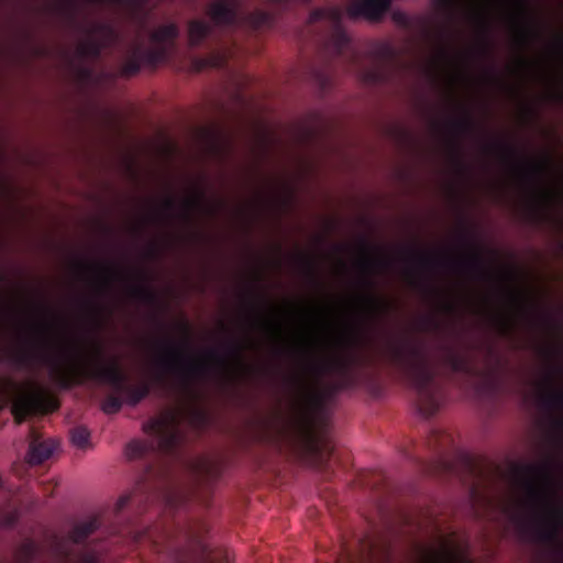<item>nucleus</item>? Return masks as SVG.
I'll return each instance as SVG.
<instances>
[{
    "mask_svg": "<svg viewBox=\"0 0 563 563\" xmlns=\"http://www.w3.org/2000/svg\"><path fill=\"white\" fill-rule=\"evenodd\" d=\"M562 463L548 455L541 463H525L514 466V474L523 488L527 504L533 511L531 518H521L523 529L532 530L543 543L559 542L563 530V503L558 492L563 486Z\"/></svg>",
    "mask_w": 563,
    "mask_h": 563,
    "instance_id": "nucleus-1",
    "label": "nucleus"
},
{
    "mask_svg": "<svg viewBox=\"0 0 563 563\" xmlns=\"http://www.w3.org/2000/svg\"><path fill=\"white\" fill-rule=\"evenodd\" d=\"M36 344L41 349L40 352L18 353L12 357L13 363L20 368H29L37 361L46 364L52 380L62 389H70L87 380H97L120 393L126 385V376L119 363L115 360L107 362L100 344H96L92 358H88L81 347L75 346L63 360L55 358L46 352V338L41 336Z\"/></svg>",
    "mask_w": 563,
    "mask_h": 563,
    "instance_id": "nucleus-2",
    "label": "nucleus"
},
{
    "mask_svg": "<svg viewBox=\"0 0 563 563\" xmlns=\"http://www.w3.org/2000/svg\"><path fill=\"white\" fill-rule=\"evenodd\" d=\"M389 356L399 366L417 395V406L424 417L433 416L442 402V386L437 368L421 341L406 339L389 345Z\"/></svg>",
    "mask_w": 563,
    "mask_h": 563,
    "instance_id": "nucleus-3",
    "label": "nucleus"
},
{
    "mask_svg": "<svg viewBox=\"0 0 563 563\" xmlns=\"http://www.w3.org/2000/svg\"><path fill=\"white\" fill-rule=\"evenodd\" d=\"M208 355L216 361L217 371L202 360L189 357L183 349L165 340L155 361L154 378L162 383L166 375H173L187 391H191L195 384L209 380L216 375L223 384L231 383L235 375L229 367L227 357L217 350H210Z\"/></svg>",
    "mask_w": 563,
    "mask_h": 563,
    "instance_id": "nucleus-4",
    "label": "nucleus"
},
{
    "mask_svg": "<svg viewBox=\"0 0 563 563\" xmlns=\"http://www.w3.org/2000/svg\"><path fill=\"white\" fill-rule=\"evenodd\" d=\"M151 434L148 441L133 440L125 448L130 460L143 459L151 453L175 455L183 442L179 422L175 413H167L161 418L152 419L145 427Z\"/></svg>",
    "mask_w": 563,
    "mask_h": 563,
    "instance_id": "nucleus-5",
    "label": "nucleus"
},
{
    "mask_svg": "<svg viewBox=\"0 0 563 563\" xmlns=\"http://www.w3.org/2000/svg\"><path fill=\"white\" fill-rule=\"evenodd\" d=\"M496 148L503 161L509 164L518 177L531 188L540 209L538 217H547L552 197L541 187V178L551 163L550 156L545 155L539 162H527L521 159L517 148L511 145L498 143Z\"/></svg>",
    "mask_w": 563,
    "mask_h": 563,
    "instance_id": "nucleus-6",
    "label": "nucleus"
},
{
    "mask_svg": "<svg viewBox=\"0 0 563 563\" xmlns=\"http://www.w3.org/2000/svg\"><path fill=\"white\" fill-rule=\"evenodd\" d=\"M3 383V388H0V409L10 405L16 424L23 423L32 415L47 411L46 398L33 383L22 386L11 378L4 379Z\"/></svg>",
    "mask_w": 563,
    "mask_h": 563,
    "instance_id": "nucleus-7",
    "label": "nucleus"
},
{
    "mask_svg": "<svg viewBox=\"0 0 563 563\" xmlns=\"http://www.w3.org/2000/svg\"><path fill=\"white\" fill-rule=\"evenodd\" d=\"M98 517L77 523L66 539H56L54 551L63 563H98V554L86 544L87 539L98 530Z\"/></svg>",
    "mask_w": 563,
    "mask_h": 563,
    "instance_id": "nucleus-8",
    "label": "nucleus"
},
{
    "mask_svg": "<svg viewBox=\"0 0 563 563\" xmlns=\"http://www.w3.org/2000/svg\"><path fill=\"white\" fill-rule=\"evenodd\" d=\"M407 260L415 262L421 267L430 268L440 264H452L455 267L466 272L474 279L481 282H488L493 279V273L487 267L482 251L474 245H470L468 252L460 257H440L430 253L420 252L417 250H406Z\"/></svg>",
    "mask_w": 563,
    "mask_h": 563,
    "instance_id": "nucleus-9",
    "label": "nucleus"
},
{
    "mask_svg": "<svg viewBox=\"0 0 563 563\" xmlns=\"http://www.w3.org/2000/svg\"><path fill=\"white\" fill-rule=\"evenodd\" d=\"M208 15L217 26L236 27L246 24L254 31L272 24V15L264 10H254L245 15L240 12V0H216L208 8Z\"/></svg>",
    "mask_w": 563,
    "mask_h": 563,
    "instance_id": "nucleus-10",
    "label": "nucleus"
},
{
    "mask_svg": "<svg viewBox=\"0 0 563 563\" xmlns=\"http://www.w3.org/2000/svg\"><path fill=\"white\" fill-rule=\"evenodd\" d=\"M362 251L363 256L358 261V266L363 273H365V277L363 278V285L371 290L364 297V302L366 307V312L369 319L374 322H377L389 314L393 309V306L389 301L376 296L372 292L374 288V282L368 275L377 269L386 268L389 266V261L383 256H373L372 255V246L366 242H362Z\"/></svg>",
    "mask_w": 563,
    "mask_h": 563,
    "instance_id": "nucleus-11",
    "label": "nucleus"
},
{
    "mask_svg": "<svg viewBox=\"0 0 563 563\" xmlns=\"http://www.w3.org/2000/svg\"><path fill=\"white\" fill-rule=\"evenodd\" d=\"M119 40V33L110 23H97L90 30V37L78 46V54L84 58L98 59L103 49Z\"/></svg>",
    "mask_w": 563,
    "mask_h": 563,
    "instance_id": "nucleus-12",
    "label": "nucleus"
},
{
    "mask_svg": "<svg viewBox=\"0 0 563 563\" xmlns=\"http://www.w3.org/2000/svg\"><path fill=\"white\" fill-rule=\"evenodd\" d=\"M361 343L362 339L354 338L350 341L351 349L349 351L320 361H310L307 368L317 376H321L328 372L346 374L351 367L358 362V354L352 350Z\"/></svg>",
    "mask_w": 563,
    "mask_h": 563,
    "instance_id": "nucleus-13",
    "label": "nucleus"
},
{
    "mask_svg": "<svg viewBox=\"0 0 563 563\" xmlns=\"http://www.w3.org/2000/svg\"><path fill=\"white\" fill-rule=\"evenodd\" d=\"M555 374V371L547 372L538 384V405L547 417L563 413V388L556 386Z\"/></svg>",
    "mask_w": 563,
    "mask_h": 563,
    "instance_id": "nucleus-14",
    "label": "nucleus"
},
{
    "mask_svg": "<svg viewBox=\"0 0 563 563\" xmlns=\"http://www.w3.org/2000/svg\"><path fill=\"white\" fill-rule=\"evenodd\" d=\"M393 0H353L346 8L347 15L353 19L364 18L379 21L389 10Z\"/></svg>",
    "mask_w": 563,
    "mask_h": 563,
    "instance_id": "nucleus-15",
    "label": "nucleus"
},
{
    "mask_svg": "<svg viewBox=\"0 0 563 563\" xmlns=\"http://www.w3.org/2000/svg\"><path fill=\"white\" fill-rule=\"evenodd\" d=\"M15 492L0 476V527L12 529L19 521L20 509L13 501Z\"/></svg>",
    "mask_w": 563,
    "mask_h": 563,
    "instance_id": "nucleus-16",
    "label": "nucleus"
},
{
    "mask_svg": "<svg viewBox=\"0 0 563 563\" xmlns=\"http://www.w3.org/2000/svg\"><path fill=\"white\" fill-rule=\"evenodd\" d=\"M440 363L453 373H468L470 363L465 354L455 346L442 343L440 345Z\"/></svg>",
    "mask_w": 563,
    "mask_h": 563,
    "instance_id": "nucleus-17",
    "label": "nucleus"
},
{
    "mask_svg": "<svg viewBox=\"0 0 563 563\" xmlns=\"http://www.w3.org/2000/svg\"><path fill=\"white\" fill-rule=\"evenodd\" d=\"M77 266L81 271H85L87 268H92L98 272V279H99L98 291L100 294L108 292V290L110 289V286L114 279L125 277L124 274L121 271H119L118 268L110 266V265H104L101 263L87 264L84 262H78Z\"/></svg>",
    "mask_w": 563,
    "mask_h": 563,
    "instance_id": "nucleus-18",
    "label": "nucleus"
},
{
    "mask_svg": "<svg viewBox=\"0 0 563 563\" xmlns=\"http://www.w3.org/2000/svg\"><path fill=\"white\" fill-rule=\"evenodd\" d=\"M380 55L382 60H378L372 68L362 73V79L368 85H380L388 80L389 69L386 59L391 57V48L389 46H383Z\"/></svg>",
    "mask_w": 563,
    "mask_h": 563,
    "instance_id": "nucleus-19",
    "label": "nucleus"
},
{
    "mask_svg": "<svg viewBox=\"0 0 563 563\" xmlns=\"http://www.w3.org/2000/svg\"><path fill=\"white\" fill-rule=\"evenodd\" d=\"M55 448L56 445L53 440H40L37 437L33 435L26 454V463L29 465L42 464L51 457Z\"/></svg>",
    "mask_w": 563,
    "mask_h": 563,
    "instance_id": "nucleus-20",
    "label": "nucleus"
},
{
    "mask_svg": "<svg viewBox=\"0 0 563 563\" xmlns=\"http://www.w3.org/2000/svg\"><path fill=\"white\" fill-rule=\"evenodd\" d=\"M135 278L140 282L130 286L129 291L132 298L148 305H155L158 300L155 291L145 284L146 275L143 272L135 274Z\"/></svg>",
    "mask_w": 563,
    "mask_h": 563,
    "instance_id": "nucleus-21",
    "label": "nucleus"
},
{
    "mask_svg": "<svg viewBox=\"0 0 563 563\" xmlns=\"http://www.w3.org/2000/svg\"><path fill=\"white\" fill-rule=\"evenodd\" d=\"M212 25L203 20H191L188 23V42L194 48L201 46L212 34Z\"/></svg>",
    "mask_w": 563,
    "mask_h": 563,
    "instance_id": "nucleus-22",
    "label": "nucleus"
},
{
    "mask_svg": "<svg viewBox=\"0 0 563 563\" xmlns=\"http://www.w3.org/2000/svg\"><path fill=\"white\" fill-rule=\"evenodd\" d=\"M179 36V27L176 23H168L165 25H161L155 31H153L150 35L151 41L161 46L166 45L169 51L175 46V41Z\"/></svg>",
    "mask_w": 563,
    "mask_h": 563,
    "instance_id": "nucleus-23",
    "label": "nucleus"
},
{
    "mask_svg": "<svg viewBox=\"0 0 563 563\" xmlns=\"http://www.w3.org/2000/svg\"><path fill=\"white\" fill-rule=\"evenodd\" d=\"M150 488L147 484L145 483V479L143 482L137 483L133 492L130 494L122 495L114 507L115 514H120L130 503L137 501L141 504L143 501H147L151 498V493L147 492Z\"/></svg>",
    "mask_w": 563,
    "mask_h": 563,
    "instance_id": "nucleus-24",
    "label": "nucleus"
},
{
    "mask_svg": "<svg viewBox=\"0 0 563 563\" xmlns=\"http://www.w3.org/2000/svg\"><path fill=\"white\" fill-rule=\"evenodd\" d=\"M136 53L141 56L142 62L150 66H157L159 63L165 62L170 54L169 48L166 45H156L151 48H143L141 45H136Z\"/></svg>",
    "mask_w": 563,
    "mask_h": 563,
    "instance_id": "nucleus-25",
    "label": "nucleus"
},
{
    "mask_svg": "<svg viewBox=\"0 0 563 563\" xmlns=\"http://www.w3.org/2000/svg\"><path fill=\"white\" fill-rule=\"evenodd\" d=\"M331 18L335 21V27L332 34V42L334 49L339 56H343L346 51L350 49V37L347 33L340 26V16L341 13L339 10H333L330 12Z\"/></svg>",
    "mask_w": 563,
    "mask_h": 563,
    "instance_id": "nucleus-26",
    "label": "nucleus"
},
{
    "mask_svg": "<svg viewBox=\"0 0 563 563\" xmlns=\"http://www.w3.org/2000/svg\"><path fill=\"white\" fill-rule=\"evenodd\" d=\"M430 563H471L465 553L452 550L444 545L440 551L429 553Z\"/></svg>",
    "mask_w": 563,
    "mask_h": 563,
    "instance_id": "nucleus-27",
    "label": "nucleus"
},
{
    "mask_svg": "<svg viewBox=\"0 0 563 563\" xmlns=\"http://www.w3.org/2000/svg\"><path fill=\"white\" fill-rule=\"evenodd\" d=\"M448 126L457 135H472L477 131V124L468 112H465L460 118L451 119Z\"/></svg>",
    "mask_w": 563,
    "mask_h": 563,
    "instance_id": "nucleus-28",
    "label": "nucleus"
},
{
    "mask_svg": "<svg viewBox=\"0 0 563 563\" xmlns=\"http://www.w3.org/2000/svg\"><path fill=\"white\" fill-rule=\"evenodd\" d=\"M120 393L124 395L125 402L134 407L150 395L151 386L147 383H142L137 386L126 384Z\"/></svg>",
    "mask_w": 563,
    "mask_h": 563,
    "instance_id": "nucleus-29",
    "label": "nucleus"
},
{
    "mask_svg": "<svg viewBox=\"0 0 563 563\" xmlns=\"http://www.w3.org/2000/svg\"><path fill=\"white\" fill-rule=\"evenodd\" d=\"M504 292L517 314L525 316L528 313L529 309L532 307V301L526 295L510 288L505 289Z\"/></svg>",
    "mask_w": 563,
    "mask_h": 563,
    "instance_id": "nucleus-30",
    "label": "nucleus"
},
{
    "mask_svg": "<svg viewBox=\"0 0 563 563\" xmlns=\"http://www.w3.org/2000/svg\"><path fill=\"white\" fill-rule=\"evenodd\" d=\"M181 216L187 221H192V213L198 210L207 208L206 197L202 191H199L196 196L186 198L183 203Z\"/></svg>",
    "mask_w": 563,
    "mask_h": 563,
    "instance_id": "nucleus-31",
    "label": "nucleus"
},
{
    "mask_svg": "<svg viewBox=\"0 0 563 563\" xmlns=\"http://www.w3.org/2000/svg\"><path fill=\"white\" fill-rule=\"evenodd\" d=\"M40 554L37 543L32 539H25L18 548L16 556L20 563H34Z\"/></svg>",
    "mask_w": 563,
    "mask_h": 563,
    "instance_id": "nucleus-32",
    "label": "nucleus"
},
{
    "mask_svg": "<svg viewBox=\"0 0 563 563\" xmlns=\"http://www.w3.org/2000/svg\"><path fill=\"white\" fill-rule=\"evenodd\" d=\"M452 442L453 439L451 434L440 429L431 430L428 440V444L433 451H442L449 448L452 444Z\"/></svg>",
    "mask_w": 563,
    "mask_h": 563,
    "instance_id": "nucleus-33",
    "label": "nucleus"
},
{
    "mask_svg": "<svg viewBox=\"0 0 563 563\" xmlns=\"http://www.w3.org/2000/svg\"><path fill=\"white\" fill-rule=\"evenodd\" d=\"M123 400L121 398V393L114 391L103 399L101 409L107 415H113L121 410Z\"/></svg>",
    "mask_w": 563,
    "mask_h": 563,
    "instance_id": "nucleus-34",
    "label": "nucleus"
},
{
    "mask_svg": "<svg viewBox=\"0 0 563 563\" xmlns=\"http://www.w3.org/2000/svg\"><path fill=\"white\" fill-rule=\"evenodd\" d=\"M143 64L141 56L136 53V47L133 48L131 55L124 63L122 67V73L125 76H133L136 75L140 69L141 65Z\"/></svg>",
    "mask_w": 563,
    "mask_h": 563,
    "instance_id": "nucleus-35",
    "label": "nucleus"
},
{
    "mask_svg": "<svg viewBox=\"0 0 563 563\" xmlns=\"http://www.w3.org/2000/svg\"><path fill=\"white\" fill-rule=\"evenodd\" d=\"M71 442L79 449H85L89 445L90 432L86 427L79 426L71 430Z\"/></svg>",
    "mask_w": 563,
    "mask_h": 563,
    "instance_id": "nucleus-36",
    "label": "nucleus"
},
{
    "mask_svg": "<svg viewBox=\"0 0 563 563\" xmlns=\"http://www.w3.org/2000/svg\"><path fill=\"white\" fill-rule=\"evenodd\" d=\"M243 351H244V347L241 343L239 342H232L229 346H228V355L231 356L235 363V365L240 368V369H249V367L246 366L245 362H244V357H243Z\"/></svg>",
    "mask_w": 563,
    "mask_h": 563,
    "instance_id": "nucleus-37",
    "label": "nucleus"
},
{
    "mask_svg": "<svg viewBox=\"0 0 563 563\" xmlns=\"http://www.w3.org/2000/svg\"><path fill=\"white\" fill-rule=\"evenodd\" d=\"M547 418L553 432L559 435L553 439V442L558 445H563V413L548 416Z\"/></svg>",
    "mask_w": 563,
    "mask_h": 563,
    "instance_id": "nucleus-38",
    "label": "nucleus"
},
{
    "mask_svg": "<svg viewBox=\"0 0 563 563\" xmlns=\"http://www.w3.org/2000/svg\"><path fill=\"white\" fill-rule=\"evenodd\" d=\"M57 11L60 15H63L67 21L75 22L77 19V7L73 1H63L57 5Z\"/></svg>",
    "mask_w": 563,
    "mask_h": 563,
    "instance_id": "nucleus-39",
    "label": "nucleus"
},
{
    "mask_svg": "<svg viewBox=\"0 0 563 563\" xmlns=\"http://www.w3.org/2000/svg\"><path fill=\"white\" fill-rule=\"evenodd\" d=\"M518 41L520 45L527 46L530 42L540 36V32L532 26H525L518 31Z\"/></svg>",
    "mask_w": 563,
    "mask_h": 563,
    "instance_id": "nucleus-40",
    "label": "nucleus"
},
{
    "mask_svg": "<svg viewBox=\"0 0 563 563\" xmlns=\"http://www.w3.org/2000/svg\"><path fill=\"white\" fill-rule=\"evenodd\" d=\"M495 321H496L499 332L503 335L510 333V331L512 330L514 319L510 316L497 314L495 317Z\"/></svg>",
    "mask_w": 563,
    "mask_h": 563,
    "instance_id": "nucleus-41",
    "label": "nucleus"
},
{
    "mask_svg": "<svg viewBox=\"0 0 563 563\" xmlns=\"http://www.w3.org/2000/svg\"><path fill=\"white\" fill-rule=\"evenodd\" d=\"M300 261H301V264H302L307 275L309 276V278L313 283L319 284V279L317 277V268H316L314 261L311 257L306 256V255H302L300 257Z\"/></svg>",
    "mask_w": 563,
    "mask_h": 563,
    "instance_id": "nucleus-42",
    "label": "nucleus"
},
{
    "mask_svg": "<svg viewBox=\"0 0 563 563\" xmlns=\"http://www.w3.org/2000/svg\"><path fill=\"white\" fill-rule=\"evenodd\" d=\"M85 309H86V313L87 316L96 321V322H99L102 314H103V307L93 302V301H87L85 303Z\"/></svg>",
    "mask_w": 563,
    "mask_h": 563,
    "instance_id": "nucleus-43",
    "label": "nucleus"
},
{
    "mask_svg": "<svg viewBox=\"0 0 563 563\" xmlns=\"http://www.w3.org/2000/svg\"><path fill=\"white\" fill-rule=\"evenodd\" d=\"M196 472L203 477H212L217 473L216 466L209 461H200L196 466Z\"/></svg>",
    "mask_w": 563,
    "mask_h": 563,
    "instance_id": "nucleus-44",
    "label": "nucleus"
},
{
    "mask_svg": "<svg viewBox=\"0 0 563 563\" xmlns=\"http://www.w3.org/2000/svg\"><path fill=\"white\" fill-rule=\"evenodd\" d=\"M296 384L301 390L306 393L310 400L320 402L321 396L318 393H312L308 390L306 378L302 375L296 378Z\"/></svg>",
    "mask_w": 563,
    "mask_h": 563,
    "instance_id": "nucleus-45",
    "label": "nucleus"
},
{
    "mask_svg": "<svg viewBox=\"0 0 563 563\" xmlns=\"http://www.w3.org/2000/svg\"><path fill=\"white\" fill-rule=\"evenodd\" d=\"M224 62H225L224 56L219 55V54L216 56H211L209 58H201L198 60L201 68L206 67V66L220 67L224 64Z\"/></svg>",
    "mask_w": 563,
    "mask_h": 563,
    "instance_id": "nucleus-46",
    "label": "nucleus"
},
{
    "mask_svg": "<svg viewBox=\"0 0 563 563\" xmlns=\"http://www.w3.org/2000/svg\"><path fill=\"white\" fill-rule=\"evenodd\" d=\"M162 209L163 211L167 212L168 214H174L177 209V202L174 198L167 197L162 202Z\"/></svg>",
    "mask_w": 563,
    "mask_h": 563,
    "instance_id": "nucleus-47",
    "label": "nucleus"
},
{
    "mask_svg": "<svg viewBox=\"0 0 563 563\" xmlns=\"http://www.w3.org/2000/svg\"><path fill=\"white\" fill-rule=\"evenodd\" d=\"M423 328L426 330H439L441 322L434 317H427L423 319Z\"/></svg>",
    "mask_w": 563,
    "mask_h": 563,
    "instance_id": "nucleus-48",
    "label": "nucleus"
},
{
    "mask_svg": "<svg viewBox=\"0 0 563 563\" xmlns=\"http://www.w3.org/2000/svg\"><path fill=\"white\" fill-rule=\"evenodd\" d=\"M484 30H485V36H484V41H483V46H482V54L486 57H489L492 55V47H490V42L488 40V26L487 24H484Z\"/></svg>",
    "mask_w": 563,
    "mask_h": 563,
    "instance_id": "nucleus-49",
    "label": "nucleus"
},
{
    "mask_svg": "<svg viewBox=\"0 0 563 563\" xmlns=\"http://www.w3.org/2000/svg\"><path fill=\"white\" fill-rule=\"evenodd\" d=\"M452 146H453V150H454V153L456 155V161H457V164L460 165L461 168H465V165L462 161V157H461V146H460V143L455 140L452 141Z\"/></svg>",
    "mask_w": 563,
    "mask_h": 563,
    "instance_id": "nucleus-50",
    "label": "nucleus"
},
{
    "mask_svg": "<svg viewBox=\"0 0 563 563\" xmlns=\"http://www.w3.org/2000/svg\"><path fill=\"white\" fill-rule=\"evenodd\" d=\"M327 14H328V12L325 10L317 9V10L312 11L310 14V22L311 23L317 22V21L323 19Z\"/></svg>",
    "mask_w": 563,
    "mask_h": 563,
    "instance_id": "nucleus-51",
    "label": "nucleus"
},
{
    "mask_svg": "<svg viewBox=\"0 0 563 563\" xmlns=\"http://www.w3.org/2000/svg\"><path fill=\"white\" fill-rule=\"evenodd\" d=\"M518 9L522 15L528 14V7L527 3L523 0H516Z\"/></svg>",
    "mask_w": 563,
    "mask_h": 563,
    "instance_id": "nucleus-52",
    "label": "nucleus"
},
{
    "mask_svg": "<svg viewBox=\"0 0 563 563\" xmlns=\"http://www.w3.org/2000/svg\"><path fill=\"white\" fill-rule=\"evenodd\" d=\"M555 44H556V48H558L559 53L563 55V35L562 34L555 35Z\"/></svg>",
    "mask_w": 563,
    "mask_h": 563,
    "instance_id": "nucleus-53",
    "label": "nucleus"
},
{
    "mask_svg": "<svg viewBox=\"0 0 563 563\" xmlns=\"http://www.w3.org/2000/svg\"><path fill=\"white\" fill-rule=\"evenodd\" d=\"M440 1H441V4H442L445 9L451 10V9H453V8L456 5V3H457V1H459V0H440Z\"/></svg>",
    "mask_w": 563,
    "mask_h": 563,
    "instance_id": "nucleus-54",
    "label": "nucleus"
},
{
    "mask_svg": "<svg viewBox=\"0 0 563 563\" xmlns=\"http://www.w3.org/2000/svg\"><path fill=\"white\" fill-rule=\"evenodd\" d=\"M320 459H321V461H320V467L322 468V471H323L324 473H328V470H329V467H330V466H329L328 461H323V455H322V454H321V457H320Z\"/></svg>",
    "mask_w": 563,
    "mask_h": 563,
    "instance_id": "nucleus-55",
    "label": "nucleus"
},
{
    "mask_svg": "<svg viewBox=\"0 0 563 563\" xmlns=\"http://www.w3.org/2000/svg\"><path fill=\"white\" fill-rule=\"evenodd\" d=\"M443 309L448 312H452L455 310V306L452 302H445Z\"/></svg>",
    "mask_w": 563,
    "mask_h": 563,
    "instance_id": "nucleus-56",
    "label": "nucleus"
},
{
    "mask_svg": "<svg viewBox=\"0 0 563 563\" xmlns=\"http://www.w3.org/2000/svg\"><path fill=\"white\" fill-rule=\"evenodd\" d=\"M183 329H184V331H185L186 335H188V334H189V327H188V324H187V323H184V324H183Z\"/></svg>",
    "mask_w": 563,
    "mask_h": 563,
    "instance_id": "nucleus-57",
    "label": "nucleus"
},
{
    "mask_svg": "<svg viewBox=\"0 0 563 563\" xmlns=\"http://www.w3.org/2000/svg\"><path fill=\"white\" fill-rule=\"evenodd\" d=\"M395 19H396L397 21H402V20H405L406 18H405V15H402V14H397V15H395Z\"/></svg>",
    "mask_w": 563,
    "mask_h": 563,
    "instance_id": "nucleus-58",
    "label": "nucleus"
},
{
    "mask_svg": "<svg viewBox=\"0 0 563 563\" xmlns=\"http://www.w3.org/2000/svg\"><path fill=\"white\" fill-rule=\"evenodd\" d=\"M332 454H333V451H332V450H329L328 455H327V459H328V460H330V459H331V456H332Z\"/></svg>",
    "mask_w": 563,
    "mask_h": 563,
    "instance_id": "nucleus-59",
    "label": "nucleus"
}]
</instances>
